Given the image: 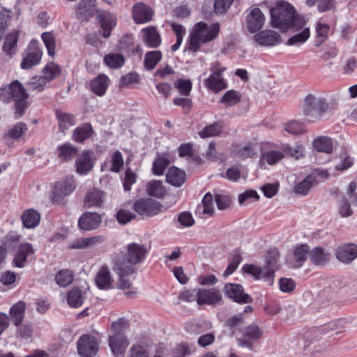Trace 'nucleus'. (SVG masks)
I'll use <instances>...</instances> for the list:
<instances>
[{"label": "nucleus", "instance_id": "nucleus-1", "mask_svg": "<svg viewBox=\"0 0 357 357\" xmlns=\"http://www.w3.org/2000/svg\"><path fill=\"white\" fill-rule=\"evenodd\" d=\"M148 248L143 244L131 243L127 245L126 252L119 253L113 262V271L119 276L118 286L121 289H129L132 282L128 276L135 274L137 266L144 262Z\"/></svg>", "mask_w": 357, "mask_h": 357}, {"label": "nucleus", "instance_id": "nucleus-10", "mask_svg": "<svg viewBox=\"0 0 357 357\" xmlns=\"http://www.w3.org/2000/svg\"><path fill=\"white\" fill-rule=\"evenodd\" d=\"M162 205L151 198H142L137 200L134 205V210L141 215L153 216L158 214Z\"/></svg>", "mask_w": 357, "mask_h": 357}, {"label": "nucleus", "instance_id": "nucleus-43", "mask_svg": "<svg viewBox=\"0 0 357 357\" xmlns=\"http://www.w3.org/2000/svg\"><path fill=\"white\" fill-rule=\"evenodd\" d=\"M96 283L100 289H107L112 284V278L107 267H102L97 273Z\"/></svg>", "mask_w": 357, "mask_h": 357}, {"label": "nucleus", "instance_id": "nucleus-25", "mask_svg": "<svg viewBox=\"0 0 357 357\" xmlns=\"http://www.w3.org/2000/svg\"><path fill=\"white\" fill-rule=\"evenodd\" d=\"M105 241V237L102 235L93 236L89 238H83L74 241L70 248L72 249H85L96 247L102 244Z\"/></svg>", "mask_w": 357, "mask_h": 357}, {"label": "nucleus", "instance_id": "nucleus-59", "mask_svg": "<svg viewBox=\"0 0 357 357\" xmlns=\"http://www.w3.org/2000/svg\"><path fill=\"white\" fill-rule=\"evenodd\" d=\"M330 26L326 24L318 23L316 26L317 38L315 46L319 47L327 38Z\"/></svg>", "mask_w": 357, "mask_h": 357}, {"label": "nucleus", "instance_id": "nucleus-27", "mask_svg": "<svg viewBox=\"0 0 357 357\" xmlns=\"http://www.w3.org/2000/svg\"><path fill=\"white\" fill-rule=\"evenodd\" d=\"M109 84V79L107 76L100 74L91 81L90 89L97 96H102Z\"/></svg>", "mask_w": 357, "mask_h": 357}, {"label": "nucleus", "instance_id": "nucleus-26", "mask_svg": "<svg viewBox=\"0 0 357 357\" xmlns=\"http://www.w3.org/2000/svg\"><path fill=\"white\" fill-rule=\"evenodd\" d=\"M166 181L173 186L180 187L185 181V173L176 167H171L166 174Z\"/></svg>", "mask_w": 357, "mask_h": 357}, {"label": "nucleus", "instance_id": "nucleus-61", "mask_svg": "<svg viewBox=\"0 0 357 357\" xmlns=\"http://www.w3.org/2000/svg\"><path fill=\"white\" fill-rule=\"evenodd\" d=\"M179 93L184 96H188L192 90V82L189 79H178L174 84Z\"/></svg>", "mask_w": 357, "mask_h": 357}, {"label": "nucleus", "instance_id": "nucleus-56", "mask_svg": "<svg viewBox=\"0 0 357 357\" xmlns=\"http://www.w3.org/2000/svg\"><path fill=\"white\" fill-rule=\"evenodd\" d=\"M309 247L303 244L299 246H298L294 253V259L296 261V264H294V266L296 267H300L301 266L303 263L305 262L307 255H309Z\"/></svg>", "mask_w": 357, "mask_h": 357}, {"label": "nucleus", "instance_id": "nucleus-36", "mask_svg": "<svg viewBox=\"0 0 357 357\" xmlns=\"http://www.w3.org/2000/svg\"><path fill=\"white\" fill-rule=\"evenodd\" d=\"M43 73V75L40 79V86L46 84L47 82L59 77L61 74V68L59 66L52 63L45 66Z\"/></svg>", "mask_w": 357, "mask_h": 357}, {"label": "nucleus", "instance_id": "nucleus-57", "mask_svg": "<svg viewBox=\"0 0 357 357\" xmlns=\"http://www.w3.org/2000/svg\"><path fill=\"white\" fill-rule=\"evenodd\" d=\"M170 160L164 157H157L153 164L152 171L153 173L156 176H161L163 174L166 168L169 165Z\"/></svg>", "mask_w": 357, "mask_h": 357}, {"label": "nucleus", "instance_id": "nucleus-58", "mask_svg": "<svg viewBox=\"0 0 357 357\" xmlns=\"http://www.w3.org/2000/svg\"><path fill=\"white\" fill-rule=\"evenodd\" d=\"M241 98V96L238 91L229 90L224 94L220 100V102L225 103L227 107H232L239 102Z\"/></svg>", "mask_w": 357, "mask_h": 357}, {"label": "nucleus", "instance_id": "nucleus-2", "mask_svg": "<svg viewBox=\"0 0 357 357\" xmlns=\"http://www.w3.org/2000/svg\"><path fill=\"white\" fill-rule=\"evenodd\" d=\"M270 14L272 26L284 32L289 29L298 31L306 24L304 17L296 14L294 6L287 1H278Z\"/></svg>", "mask_w": 357, "mask_h": 357}, {"label": "nucleus", "instance_id": "nucleus-38", "mask_svg": "<svg viewBox=\"0 0 357 357\" xmlns=\"http://www.w3.org/2000/svg\"><path fill=\"white\" fill-rule=\"evenodd\" d=\"M18 42V33L17 32H11L6 36L2 50L8 56L15 54Z\"/></svg>", "mask_w": 357, "mask_h": 357}, {"label": "nucleus", "instance_id": "nucleus-16", "mask_svg": "<svg viewBox=\"0 0 357 357\" xmlns=\"http://www.w3.org/2000/svg\"><path fill=\"white\" fill-rule=\"evenodd\" d=\"M265 16L258 8L252 9L246 18L247 28L250 33L260 31L265 22Z\"/></svg>", "mask_w": 357, "mask_h": 357}, {"label": "nucleus", "instance_id": "nucleus-20", "mask_svg": "<svg viewBox=\"0 0 357 357\" xmlns=\"http://www.w3.org/2000/svg\"><path fill=\"white\" fill-rule=\"evenodd\" d=\"M254 40L261 46H275L281 43L280 35L273 30H265L256 33Z\"/></svg>", "mask_w": 357, "mask_h": 357}, {"label": "nucleus", "instance_id": "nucleus-50", "mask_svg": "<svg viewBox=\"0 0 357 357\" xmlns=\"http://www.w3.org/2000/svg\"><path fill=\"white\" fill-rule=\"evenodd\" d=\"M104 62L110 68H119L123 66L125 59L122 54L110 53L105 56Z\"/></svg>", "mask_w": 357, "mask_h": 357}, {"label": "nucleus", "instance_id": "nucleus-3", "mask_svg": "<svg viewBox=\"0 0 357 357\" xmlns=\"http://www.w3.org/2000/svg\"><path fill=\"white\" fill-rule=\"evenodd\" d=\"M28 98L29 94L26 89L18 80H14L0 87V100L3 103H14L15 119H19L24 115L29 106Z\"/></svg>", "mask_w": 357, "mask_h": 357}, {"label": "nucleus", "instance_id": "nucleus-6", "mask_svg": "<svg viewBox=\"0 0 357 357\" xmlns=\"http://www.w3.org/2000/svg\"><path fill=\"white\" fill-rule=\"evenodd\" d=\"M335 109V102H329L318 95L308 94L303 103V114L312 120H320L326 114H331Z\"/></svg>", "mask_w": 357, "mask_h": 357}, {"label": "nucleus", "instance_id": "nucleus-8", "mask_svg": "<svg viewBox=\"0 0 357 357\" xmlns=\"http://www.w3.org/2000/svg\"><path fill=\"white\" fill-rule=\"evenodd\" d=\"M263 331L256 324L245 326L242 331V335L237 339L238 346L253 351L257 342L262 337Z\"/></svg>", "mask_w": 357, "mask_h": 357}, {"label": "nucleus", "instance_id": "nucleus-54", "mask_svg": "<svg viewBox=\"0 0 357 357\" xmlns=\"http://www.w3.org/2000/svg\"><path fill=\"white\" fill-rule=\"evenodd\" d=\"M222 129V125L220 122H215L202 130L199 135L202 138L211 137L219 135Z\"/></svg>", "mask_w": 357, "mask_h": 357}, {"label": "nucleus", "instance_id": "nucleus-55", "mask_svg": "<svg viewBox=\"0 0 357 357\" xmlns=\"http://www.w3.org/2000/svg\"><path fill=\"white\" fill-rule=\"evenodd\" d=\"M283 158L284 155L280 151H268L261 154L259 162L262 163L266 161L268 165H273Z\"/></svg>", "mask_w": 357, "mask_h": 357}, {"label": "nucleus", "instance_id": "nucleus-48", "mask_svg": "<svg viewBox=\"0 0 357 357\" xmlns=\"http://www.w3.org/2000/svg\"><path fill=\"white\" fill-rule=\"evenodd\" d=\"M162 59V53L158 50L148 52L144 56V67L146 70L153 69Z\"/></svg>", "mask_w": 357, "mask_h": 357}, {"label": "nucleus", "instance_id": "nucleus-23", "mask_svg": "<svg viewBox=\"0 0 357 357\" xmlns=\"http://www.w3.org/2000/svg\"><path fill=\"white\" fill-rule=\"evenodd\" d=\"M142 39L150 48H156L161 44V37L156 27L150 26L142 30Z\"/></svg>", "mask_w": 357, "mask_h": 357}, {"label": "nucleus", "instance_id": "nucleus-18", "mask_svg": "<svg viewBox=\"0 0 357 357\" xmlns=\"http://www.w3.org/2000/svg\"><path fill=\"white\" fill-rule=\"evenodd\" d=\"M132 17L135 23L143 24L151 20L153 11L147 5L139 2L132 6Z\"/></svg>", "mask_w": 357, "mask_h": 357}, {"label": "nucleus", "instance_id": "nucleus-13", "mask_svg": "<svg viewBox=\"0 0 357 357\" xmlns=\"http://www.w3.org/2000/svg\"><path fill=\"white\" fill-rule=\"evenodd\" d=\"M35 251L31 244L29 243H21L15 255L13 264L17 268H23L29 258L32 259Z\"/></svg>", "mask_w": 357, "mask_h": 357}, {"label": "nucleus", "instance_id": "nucleus-24", "mask_svg": "<svg viewBox=\"0 0 357 357\" xmlns=\"http://www.w3.org/2000/svg\"><path fill=\"white\" fill-rule=\"evenodd\" d=\"M128 346V342L123 333L114 334L109 337V347L116 357L122 355Z\"/></svg>", "mask_w": 357, "mask_h": 357}, {"label": "nucleus", "instance_id": "nucleus-46", "mask_svg": "<svg viewBox=\"0 0 357 357\" xmlns=\"http://www.w3.org/2000/svg\"><path fill=\"white\" fill-rule=\"evenodd\" d=\"M56 116L59 121V128L62 132H65V130L75 124L74 117L71 114L61 110H56Z\"/></svg>", "mask_w": 357, "mask_h": 357}, {"label": "nucleus", "instance_id": "nucleus-51", "mask_svg": "<svg viewBox=\"0 0 357 357\" xmlns=\"http://www.w3.org/2000/svg\"><path fill=\"white\" fill-rule=\"evenodd\" d=\"M315 182V178L312 175H308L303 181L297 183L294 187V192L296 194L306 195L313 184Z\"/></svg>", "mask_w": 357, "mask_h": 357}, {"label": "nucleus", "instance_id": "nucleus-29", "mask_svg": "<svg viewBox=\"0 0 357 357\" xmlns=\"http://www.w3.org/2000/svg\"><path fill=\"white\" fill-rule=\"evenodd\" d=\"M76 171L79 174H87L93 167L88 151H84L75 161Z\"/></svg>", "mask_w": 357, "mask_h": 357}, {"label": "nucleus", "instance_id": "nucleus-15", "mask_svg": "<svg viewBox=\"0 0 357 357\" xmlns=\"http://www.w3.org/2000/svg\"><path fill=\"white\" fill-rule=\"evenodd\" d=\"M102 222V217L98 213L85 212L78 221V226L82 230L91 231L99 227Z\"/></svg>", "mask_w": 357, "mask_h": 357}, {"label": "nucleus", "instance_id": "nucleus-53", "mask_svg": "<svg viewBox=\"0 0 357 357\" xmlns=\"http://www.w3.org/2000/svg\"><path fill=\"white\" fill-rule=\"evenodd\" d=\"M284 129L293 135H298L306 132L305 125L296 120L291 121L284 124Z\"/></svg>", "mask_w": 357, "mask_h": 357}, {"label": "nucleus", "instance_id": "nucleus-35", "mask_svg": "<svg viewBox=\"0 0 357 357\" xmlns=\"http://www.w3.org/2000/svg\"><path fill=\"white\" fill-rule=\"evenodd\" d=\"M22 220L24 227L34 228L38 225L40 215L36 210L28 209L22 213Z\"/></svg>", "mask_w": 357, "mask_h": 357}, {"label": "nucleus", "instance_id": "nucleus-30", "mask_svg": "<svg viewBox=\"0 0 357 357\" xmlns=\"http://www.w3.org/2000/svg\"><path fill=\"white\" fill-rule=\"evenodd\" d=\"M234 153L241 160H246L254 157L256 154V146L251 142H246L243 145H236Z\"/></svg>", "mask_w": 357, "mask_h": 357}, {"label": "nucleus", "instance_id": "nucleus-32", "mask_svg": "<svg viewBox=\"0 0 357 357\" xmlns=\"http://www.w3.org/2000/svg\"><path fill=\"white\" fill-rule=\"evenodd\" d=\"M103 192L93 188L88 191L84 198V204L86 207L100 206L103 202Z\"/></svg>", "mask_w": 357, "mask_h": 357}, {"label": "nucleus", "instance_id": "nucleus-42", "mask_svg": "<svg viewBox=\"0 0 357 357\" xmlns=\"http://www.w3.org/2000/svg\"><path fill=\"white\" fill-rule=\"evenodd\" d=\"M305 26L306 24L297 31L298 33H296L288 39L287 42V45H300L307 40V39L310 38V28Z\"/></svg>", "mask_w": 357, "mask_h": 357}, {"label": "nucleus", "instance_id": "nucleus-11", "mask_svg": "<svg viewBox=\"0 0 357 357\" xmlns=\"http://www.w3.org/2000/svg\"><path fill=\"white\" fill-rule=\"evenodd\" d=\"M78 354L82 357H93L98 351L96 338L91 335H82L77 342Z\"/></svg>", "mask_w": 357, "mask_h": 357}, {"label": "nucleus", "instance_id": "nucleus-34", "mask_svg": "<svg viewBox=\"0 0 357 357\" xmlns=\"http://www.w3.org/2000/svg\"><path fill=\"white\" fill-rule=\"evenodd\" d=\"M58 158L64 162H68L74 158L78 152L76 146L70 143H65L57 148Z\"/></svg>", "mask_w": 357, "mask_h": 357}, {"label": "nucleus", "instance_id": "nucleus-49", "mask_svg": "<svg viewBox=\"0 0 357 357\" xmlns=\"http://www.w3.org/2000/svg\"><path fill=\"white\" fill-rule=\"evenodd\" d=\"M28 130L27 126L23 122H17L13 126L5 135V137L11 139H20Z\"/></svg>", "mask_w": 357, "mask_h": 357}, {"label": "nucleus", "instance_id": "nucleus-37", "mask_svg": "<svg viewBox=\"0 0 357 357\" xmlns=\"http://www.w3.org/2000/svg\"><path fill=\"white\" fill-rule=\"evenodd\" d=\"M347 321L344 319H340L331 321L324 326H321L316 328L320 331L321 334H330L331 332L336 331L335 333H340L342 330L345 327Z\"/></svg>", "mask_w": 357, "mask_h": 357}, {"label": "nucleus", "instance_id": "nucleus-63", "mask_svg": "<svg viewBox=\"0 0 357 357\" xmlns=\"http://www.w3.org/2000/svg\"><path fill=\"white\" fill-rule=\"evenodd\" d=\"M241 261V257L238 252H235L231 258V261L229 262L228 266L227 267L225 271L224 272L223 275L227 277L231 274H232L236 269L238 268V265Z\"/></svg>", "mask_w": 357, "mask_h": 357}, {"label": "nucleus", "instance_id": "nucleus-47", "mask_svg": "<svg viewBox=\"0 0 357 357\" xmlns=\"http://www.w3.org/2000/svg\"><path fill=\"white\" fill-rule=\"evenodd\" d=\"M146 191L149 195L157 198H162L165 196L166 190L162 183L159 181H152L146 185Z\"/></svg>", "mask_w": 357, "mask_h": 357}, {"label": "nucleus", "instance_id": "nucleus-22", "mask_svg": "<svg viewBox=\"0 0 357 357\" xmlns=\"http://www.w3.org/2000/svg\"><path fill=\"white\" fill-rule=\"evenodd\" d=\"M199 293L198 305H213L222 301V294L217 289H199Z\"/></svg>", "mask_w": 357, "mask_h": 357}, {"label": "nucleus", "instance_id": "nucleus-19", "mask_svg": "<svg viewBox=\"0 0 357 357\" xmlns=\"http://www.w3.org/2000/svg\"><path fill=\"white\" fill-rule=\"evenodd\" d=\"M74 189L75 185L71 179H66L56 182L53 191V202L56 204L60 203L61 199L70 194Z\"/></svg>", "mask_w": 357, "mask_h": 357}, {"label": "nucleus", "instance_id": "nucleus-33", "mask_svg": "<svg viewBox=\"0 0 357 357\" xmlns=\"http://www.w3.org/2000/svg\"><path fill=\"white\" fill-rule=\"evenodd\" d=\"M130 357H162V353L156 349L153 354L148 346L141 344L133 345L130 350Z\"/></svg>", "mask_w": 357, "mask_h": 357}, {"label": "nucleus", "instance_id": "nucleus-45", "mask_svg": "<svg viewBox=\"0 0 357 357\" xmlns=\"http://www.w3.org/2000/svg\"><path fill=\"white\" fill-rule=\"evenodd\" d=\"M84 300L82 291L79 288H74L68 292L67 301L68 305L75 308L80 307Z\"/></svg>", "mask_w": 357, "mask_h": 357}, {"label": "nucleus", "instance_id": "nucleus-60", "mask_svg": "<svg viewBox=\"0 0 357 357\" xmlns=\"http://www.w3.org/2000/svg\"><path fill=\"white\" fill-rule=\"evenodd\" d=\"M41 38L47 50L48 54L53 56L55 54V38L50 32H45L42 34Z\"/></svg>", "mask_w": 357, "mask_h": 357}, {"label": "nucleus", "instance_id": "nucleus-14", "mask_svg": "<svg viewBox=\"0 0 357 357\" xmlns=\"http://www.w3.org/2000/svg\"><path fill=\"white\" fill-rule=\"evenodd\" d=\"M97 19L102 31V37L106 39L109 38L112 30L116 25L117 18L116 15L107 11H102L99 13Z\"/></svg>", "mask_w": 357, "mask_h": 357}, {"label": "nucleus", "instance_id": "nucleus-44", "mask_svg": "<svg viewBox=\"0 0 357 357\" xmlns=\"http://www.w3.org/2000/svg\"><path fill=\"white\" fill-rule=\"evenodd\" d=\"M314 148L319 152L331 153L333 151L332 139L328 137H320L313 142Z\"/></svg>", "mask_w": 357, "mask_h": 357}, {"label": "nucleus", "instance_id": "nucleus-52", "mask_svg": "<svg viewBox=\"0 0 357 357\" xmlns=\"http://www.w3.org/2000/svg\"><path fill=\"white\" fill-rule=\"evenodd\" d=\"M74 280V273L72 271L66 269L59 271L55 276V280L60 287H66Z\"/></svg>", "mask_w": 357, "mask_h": 357}, {"label": "nucleus", "instance_id": "nucleus-4", "mask_svg": "<svg viewBox=\"0 0 357 357\" xmlns=\"http://www.w3.org/2000/svg\"><path fill=\"white\" fill-rule=\"evenodd\" d=\"M279 251L276 249L268 251L266 256L264 267L253 264H246L243 267V272L252 275L256 280H263L269 285L273 284L275 272L278 269Z\"/></svg>", "mask_w": 357, "mask_h": 357}, {"label": "nucleus", "instance_id": "nucleus-62", "mask_svg": "<svg viewBox=\"0 0 357 357\" xmlns=\"http://www.w3.org/2000/svg\"><path fill=\"white\" fill-rule=\"evenodd\" d=\"M112 167L109 170L113 172H119L123 165V158L121 153L116 150L111 158Z\"/></svg>", "mask_w": 357, "mask_h": 357}, {"label": "nucleus", "instance_id": "nucleus-17", "mask_svg": "<svg viewBox=\"0 0 357 357\" xmlns=\"http://www.w3.org/2000/svg\"><path fill=\"white\" fill-rule=\"evenodd\" d=\"M335 257L344 264H349L357 258V245L354 243H344L338 246Z\"/></svg>", "mask_w": 357, "mask_h": 357}, {"label": "nucleus", "instance_id": "nucleus-5", "mask_svg": "<svg viewBox=\"0 0 357 357\" xmlns=\"http://www.w3.org/2000/svg\"><path fill=\"white\" fill-rule=\"evenodd\" d=\"M220 31L218 23L208 25L199 22L194 26L189 40V50L196 52L201 51L202 45L214 40Z\"/></svg>", "mask_w": 357, "mask_h": 357}, {"label": "nucleus", "instance_id": "nucleus-9", "mask_svg": "<svg viewBox=\"0 0 357 357\" xmlns=\"http://www.w3.org/2000/svg\"><path fill=\"white\" fill-rule=\"evenodd\" d=\"M225 68H222L219 63H215L211 68V74L205 79V86L215 93H218L220 91L227 87L226 82L222 78V73Z\"/></svg>", "mask_w": 357, "mask_h": 357}, {"label": "nucleus", "instance_id": "nucleus-39", "mask_svg": "<svg viewBox=\"0 0 357 357\" xmlns=\"http://www.w3.org/2000/svg\"><path fill=\"white\" fill-rule=\"evenodd\" d=\"M214 201L215 197L211 192H207L202 199V206L197 208V213L202 210L203 214L213 216L215 213Z\"/></svg>", "mask_w": 357, "mask_h": 357}, {"label": "nucleus", "instance_id": "nucleus-7", "mask_svg": "<svg viewBox=\"0 0 357 357\" xmlns=\"http://www.w3.org/2000/svg\"><path fill=\"white\" fill-rule=\"evenodd\" d=\"M320 333L316 328L308 330L304 335L303 350L307 354L315 355L327 350L330 344L325 341Z\"/></svg>", "mask_w": 357, "mask_h": 357}, {"label": "nucleus", "instance_id": "nucleus-21", "mask_svg": "<svg viewBox=\"0 0 357 357\" xmlns=\"http://www.w3.org/2000/svg\"><path fill=\"white\" fill-rule=\"evenodd\" d=\"M42 54V51L34 44L29 45L26 52L24 54L21 68L29 69L38 64L41 60Z\"/></svg>", "mask_w": 357, "mask_h": 357}, {"label": "nucleus", "instance_id": "nucleus-40", "mask_svg": "<svg viewBox=\"0 0 357 357\" xmlns=\"http://www.w3.org/2000/svg\"><path fill=\"white\" fill-rule=\"evenodd\" d=\"M93 132V130L91 125L86 123L75 129L73 138L76 142H83L89 138Z\"/></svg>", "mask_w": 357, "mask_h": 357}, {"label": "nucleus", "instance_id": "nucleus-64", "mask_svg": "<svg viewBox=\"0 0 357 357\" xmlns=\"http://www.w3.org/2000/svg\"><path fill=\"white\" fill-rule=\"evenodd\" d=\"M214 197L215 202L219 210L223 211L230 207L231 199L229 196L221 194H215Z\"/></svg>", "mask_w": 357, "mask_h": 357}, {"label": "nucleus", "instance_id": "nucleus-12", "mask_svg": "<svg viewBox=\"0 0 357 357\" xmlns=\"http://www.w3.org/2000/svg\"><path fill=\"white\" fill-rule=\"evenodd\" d=\"M223 291L227 297L238 303H251L253 301L249 294L244 292L243 286L238 284L227 283L225 285Z\"/></svg>", "mask_w": 357, "mask_h": 357}, {"label": "nucleus", "instance_id": "nucleus-31", "mask_svg": "<svg viewBox=\"0 0 357 357\" xmlns=\"http://www.w3.org/2000/svg\"><path fill=\"white\" fill-rule=\"evenodd\" d=\"M95 0H81L77 8V15L82 20H87L93 13Z\"/></svg>", "mask_w": 357, "mask_h": 357}, {"label": "nucleus", "instance_id": "nucleus-28", "mask_svg": "<svg viewBox=\"0 0 357 357\" xmlns=\"http://www.w3.org/2000/svg\"><path fill=\"white\" fill-rule=\"evenodd\" d=\"M330 254L320 247L313 248L309 253L311 262L316 266H324L330 261Z\"/></svg>", "mask_w": 357, "mask_h": 357}, {"label": "nucleus", "instance_id": "nucleus-41", "mask_svg": "<svg viewBox=\"0 0 357 357\" xmlns=\"http://www.w3.org/2000/svg\"><path fill=\"white\" fill-rule=\"evenodd\" d=\"M25 303L18 302L13 305L10 310L12 322L15 326H19L22 322L24 316Z\"/></svg>", "mask_w": 357, "mask_h": 357}]
</instances>
